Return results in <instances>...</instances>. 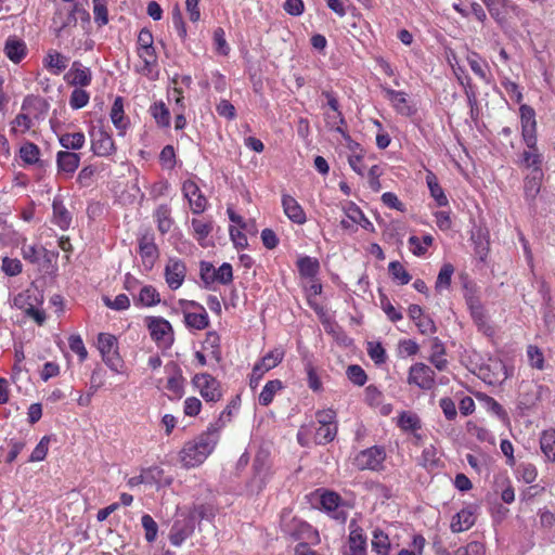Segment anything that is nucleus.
<instances>
[{
    "label": "nucleus",
    "instance_id": "nucleus-11",
    "mask_svg": "<svg viewBox=\"0 0 555 555\" xmlns=\"http://www.w3.org/2000/svg\"><path fill=\"white\" fill-rule=\"evenodd\" d=\"M269 452L260 450L253 462L254 477L250 481L253 488L260 492L267 483L270 475Z\"/></svg>",
    "mask_w": 555,
    "mask_h": 555
},
{
    "label": "nucleus",
    "instance_id": "nucleus-44",
    "mask_svg": "<svg viewBox=\"0 0 555 555\" xmlns=\"http://www.w3.org/2000/svg\"><path fill=\"white\" fill-rule=\"evenodd\" d=\"M543 162L542 154L538 152V146L535 145V150L528 149L527 151H524L521 154V160L520 163L526 168H532V169H542L541 165Z\"/></svg>",
    "mask_w": 555,
    "mask_h": 555
},
{
    "label": "nucleus",
    "instance_id": "nucleus-49",
    "mask_svg": "<svg viewBox=\"0 0 555 555\" xmlns=\"http://www.w3.org/2000/svg\"><path fill=\"white\" fill-rule=\"evenodd\" d=\"M366 351L377 365L385 363L387 360L386 350L379 341H369Z\"/></svg>",
    "mask_w": 555,
    "mask_h": 555
},
{
    "label": "nucleus",
    "instance_id": "nucleus-33",
    "mask_svg": "<svg viewBox=\"0 0 555 555\" xmlns=\"http://www.w3.org/2000/svg\"><path fill=\"white\" fill-rule=\"evenodd\" d=\"M111 119L113 125L120 130V134L127 128L128 121L124 113V100L121 96H117L113 103L111 109Z\"/></svg>",
    "mask_w": 555,
    "mask_h": 555
},
{
    "label": "nucleus",
    "instance_id": "nucleus-39",
    "mask_svg": "<svg viewBox=\"0 0 555 555\" xmlns=\"http://www.w3.org/2000/svg\"><path fill=\"white\" fill-rule=\"evenodd\" d=\"M487 7L491 17L499 24L503 25L506 22L504 8L506 7L507 0H482Z\"/></svg>",
    "mask_w": 555,
    "mask_h": 555
},
{
    "label": "nucleus",
    "instance_id": "nucleus-26",
    "mask_svg": "<svg viewBox=\"0 0 555 555\" xmlns=\"http://www.w3.org/2000/svg\"><path fill=\"white\" fill-rule=\"evenodd\" d=\"M191 307L199 308L203 312L201 313H193V312H186L184 313V322L186 326L195 328V330H205L209 326V319L208 314L206 313L203 306L195 301L190 302Z\"/></svg>",
    "mask_w": 555,
    "mask_h": 555
},
{
    "label": "nucleus",
    "instance_id": "nucleus-28",
    "mask_svg": "<svg viewBox=\"0 0 555 555\" xmlns=\"http://www.w3.org/2000/svg\"><path fill=\"white\" fill-rule=\"evenodd\" d=\"M20 156L24 163L28 165H37L40 169H44L47 164L39 158L40 150L33 142H26L20 149Z\"/></svg>",
    "mask_w": 555,
    "mask_h": 555
},
{
    "label": "nucleus",
    "instance_id": "nucleus-27",
    "mask_svg": "<svg viewBox=\"0 0 555 555\" xmlns=\"http://www.w3.org/2000/svg\"><path fill=\"white\" fill-rule=\"evenodd\" d=\"M44 67L54 75H60L68 65V57L51 50L43 60Z\"/></svg>",
    "mask_w": 555,
    "mask_h": 555
},
{
    "label": "nucleus",
    "instance_id": "nucleus-62",
    "mask_svg": "<svg viewBox=\"0 0 555 555\" xmlns=\"http://www.w3.org/2000/svg\"><path fill=\"white\" fill-rule=\"evenodd\" d=\"M105 374H106L105 370L100 364H98L94 367V370L92 371L91 377H90L91 393L96 392L98 389L104 385Z\"/></svg>",
    "mask_w": 555,
    "mask_h": 555
},
{
    "label": "nucleus",
    "instance_id": "nucleus-54",
    "mask_svg": "<svg viewBox=\"0 0 555 555\" xmlns=\"http://www.w3.org/2000/svg\"><path fill=\"white\" fill-rule=\"evenodd\" d=\"M348 217L356 223H359L363 229L369 231H374L373 223L364 216L362 210L356 206L352 205L349 209Z\"/></svg>",
    "mask_w": 555,
    "mask_h": 555
},
{
    "label": "nucleus",
    "instance_id": "nucleus-43",
    "mask_svg": "<svg viewBox=\"0 0 555 555\" xmlns=\"http://www.w3.org/2000/svg\"><path fill=\"white\" fill-rule=\"evenodd\" d=\"M388 271L392 280L398 282L400 285L408 284L412 279L411 274L399 261H391L388 266Z\"/></svg>",
    "mask_w": 555,
    "mask_h": 555
},
{
    "label": "nucleus",
    "instance_id": "nucleus-29",
    "mask_svg": "<svg viewBox=\"0 0 555 555\" xmlns=\"http://www.w3.org/2000/svg\"><path fill=\"white\" fill-rule=\"evenodd\" d=\"M52 209L53 222L62 230L68 229L72 222V215L64 206L63 201L61 198L54 197L52 203Z\"/></svg>",
    "mask_w": 555,
    "mask_h": 555
},
{
    "label": "nucleus",
    "instance_id": "nucleus-56",
    "mask_svg": "<svg viewBox=\"0 0 555 555\" xmlns=\"http://www.w3.org/2000/svg\"><path fill=\"white\" fill-rule=\"evenodd\" d=\"M68 345L70 350L79 357L80 362H83L87 359L88 351L80 335H70L68 338Z\"/></svg>",
    "mask_w": 555,
    "mask_h": 555
},
{
    "label": "nucleus",
    "instance_id": "nucleus-23",
    "mask_svg": "<svg viewBox=\"0 0 555 555\" xmlns=\"http://www.w3.org/2000/svg\"><path fill=\"white\" fill-rule=\"evenodd\" d=\"M476 517L470 508H463L456 513L451 520V531L454 533L468 530L475 525Z\"/></svg>",
    "mask_w": 555,
    "mask_h": 555
},
{
    "label": "nucleus",
    "instance_id": "nucleus-7",
    "mask_svg": "<svg viewBox=\"0 0 555 555\" xmlns=\"http://www.w3.org/2000/svg\"><path fill=\"white\" fill-rule=\"evenodd\" d=\"M192 383L206 402H217L221 399L220 383L212 375L208 373L195 374Z\"/></svg>",
    "mask_w": 555,
    "mask_h": 555
},
{
    "label": "nucleus",
    "instance_id": "nucleus-58",
    "mask_svg": "<svg viewBox=\"0 0 555 555\" xmlns=\"http://www.w3.org/2000/svg\"><path fill=\"white\" fill-rule=\"evenodd\" d=\"M467 62L469 64L470 69L476 74L479 78L485 81H488L486 64H483L477 53H472L467 57Z\"/></svg>",
    "mask_w": 555,
    "mask_h": 555
},
{
    "label": "nucleus",
    "instance_id": "nucleus-16",
    "mask_svg": "<svg viewBox=\"0 0 555 555\" xmlns=\"http://www.w3.org/2000/svg\"><path fill=\"white\" fill-rule=\"evenodd\" d=\"M139 254L142 258L143 264L147 269H152L159 256V250L154 242V235L152 233L146 232L140 236Z\"/></svg>",
    "mask_w": 555,
    "mask_h": 555
},
{
    "label": "nucleus",
    "instance_id": "nucleus-32",
    "mask_svg": "<svg viewBox=\"0 0 555 555\" xmlns=\"http://www.w3.org/2000/svg\"><path fill=\"white\" fill-rule=\"evenodd\" d=\"M138 55L144 64L141 73L145 76H152L153 68L157 64V54L154 46L147 48H138Z\"/></svg>",
    "mask_w": 555,
    "mask_h": 555
},
{
    "label": "nucleus",
    "instance_id": "nucleus-5",
    "mask_svg": "<svg viewBox=\"0 0 555 555\" xmlns=\"http://www.w3.org/2000/svg\"><path fill=\"white\" fill-rule=\"evenodd\" d=\"M146 326L158 347L170 348L175 341L171 324L160 317H147Z\"/></svg>",
    "mask_w": 555,
    "mask_h": 555
},
{
    "label": "nucleus",
    "instance_id": "nucleus-45",
    "mask_svg": "<svg viewBox=\"0 0 555 555\" xmlns=\"http://www.w3.org/2000/svg\"><path fill=\"white\" fill-rule=\"evenodd\" d=\"M541 450L550 461H555V430L544 431L540 439Z\"/></svg>",
    "mask_w": 555,
    "mask_h": 555
},
{
    "label": "nucleus",
    "instance_id": "nucleus-2",
    "mask_svg": "<svg viewBox=\"0 0 555 555\" xmlns=\"http://www.w3.org/2000/svg\"><path fill=\"white\" fill-rule=\"evenodd\" d=\"M282 532L295 541L308 540L319 541V533L307 521L291 515V512L284 509L281 514Z\"/></svg>",
    "mask_w": 555,
    "mask_h": 555
},
{
    "label": "nucleus",
    "instance_id": "nucleus-51",
    "mask_svg": "<svg viewBox=\"0 0 555 555\" xmlns=\"http://www.w3.org/2000/svg\"><path fill=\"white\" fill-rule=\"evenodd\" d=\"M421 465L427 469H434L439 466V457L437 456V450L434 446H428L423 450Z\"/></svg>",
    "mask_w": 555,
    "mask_h": 555
},
{
    "label": "nucleus",
    "instance_id": "nucleus-64",
    "mask_svg": "<svg viewBox=\"0 0 555 555\" xmlns=\"http://www.w3.org/2000/svg\"><path fill=\"white\" fill-rule=\"evenodd\" d=\"M485 546L481 542L472 541L466 546L460 547L456 555H483Z\"/></svg>",
    "mask_w": 555,
    "mask_h": 555
},
{
    "label": "nucleus",
    "instance_id": "nucleus-15",
    "mask_svg": "<svg viewBox=\"0 0 555 555\" xmlns=\"http://www.w3.org/2000/svg\"><path fill=\"white\" fill-rule=\"evenodd\" d=\"M182 192L188 198L193 214L199 215L206 209L207 199L194 181L186 180L182 185Z\"/></svg>",
    "mask_w": 555,
    "mask_h": 555
},
{
    "label": "nucleus",
    "instance_id": "nucleus-47",
    "mask_svg": "<svg viewBox=\"0 0 555 555\" xmlns=\"http://www.w3.org/2000/svg\"><path fill=\"white\" fill-rule=\"evenodd\" d=\"M454 273V267L451 263H444L437 276L436 289L441 291L449 288L451 285V279Z\"/></svg>",
    "mask_w": 555,
    "mask_h": 555
},
{
    "label": "nucleus",
    "instance_id": "nucleus-30",
    "mask_svg": "<svg viewBox=\"0 0 555 555\" xmlns=\"http://www.w3.org/2000/svg\"><path fill=\"white\" fill-rule=\"evenodd\" d=\"M315 425H317L315 423H311L309 425V428L311 431H312V429H314L313 439L317 444L324 446V444L332 442L335 439V437L337 435V425H330V426L319 425L318 427Z\"/></svg>",
    "mask_w": 555,
    "mask_h": 555
},
{
    "label": "nucleus",
    "instance_id": "nucleus-37",
    "mask_svg": "<svg viewBox=\"0 0 555 555\" xmlns=\"http://www.w3.org/2000/svg\"><path fill=\"white\" fill-rule=\"evenodd\" d=\"M282 388L283 384L280 379H272L267 382L259 395V404L262 406H268L273 401L275 393Z\"/></svg>",
    "mask_w": 555,
    "mask_h": 555
},
{
    "label": "nucleus",
    "instance_id": "nucleus-14",
    "mask_svg": "<svg viewBox=\"0 0 555 555\" xmlns=\"http://www.w3.org/2000/svg\"><path fill=\"white\" fill-rule=\"evenodd\" d=\"M186 267L180 259L170 258L165 267V280L169 288L178 289L185 279Z\"/></svg>",
    "mask_w": 555,
    "mask_h": 555
},
{
    "label": "nucleus",
    "instance_id": "nucleus-9",
    "mask_svg": "<svg viewBox=\"0 0 555 555\" xmlns=\"http://www.w3.org/2000/svg\"><path fill=\"white\" fill-rule=\"evenodd\" d=\"M385 459L384 448L374 446L359 452L354 459V464L360 470H377L383 465Z\"/></svg>",
    "mask_w": 555,
    "mask_h": 555
},
{
    "label": "nucleus",
    "instance_id": "nucleus-10",
    "mask_svg": "<svg viewBox=\"0 0 555 555\" xmlns=\"http://www.w3.org/2000/svg\"><path fill=\"white\" fill-rule=\"evenodd\" d=\"M435 372L430 366L418 362L409 370L408 383L423 390H430L435 386Z\"/></svg>",
    "mask_w": 555,
    "mask_h": 555
},
{
    "label": "nucleus",
    "instance_id": "nucleus-34",
    "mask_svg": "<svg viewBox=\"0 0 555 555\" xmlns=\"http://www.w3.org/2000/svg\"><path fill=\"white\" fill-rule=\"evenodd\" d=\"M171 365L175 374L168 378L166 388L178 398H181L184 393V377L182 376V371L177 363L171 362Z\"/></svg>",
    "mask_w": 555,
    "mask_h": 555
},
{
    "label": "nucleus",
    "instance_id": "nucleus-35",
    "mask_svg": "<svg viewBox=\"0 0 555 555\" xmlns=\"http://www.w3.org/2000/svg\"><path fill=\"white\" fill-rule=\"evenodd\" d=\"M160 302L159 293L152 285H145L141 288L139 296L134 298L135 305L152 307Z\"/></svg>",
    "mask_w": 555,
    "mask_h": 555
},
{
    "label": "nucleus",
    "instance_id": "nucleus-22",
    "mask_svg": "<svg viewBox=\"0 0 555 555\" xmlns=\"http://www.w3.org/2000/svg\"><path fill=\"white\" fill-rule=\"evenodd\" d=\"M282 206L285 215L294 223L304 224L307 220L306 214L299 203L291 195L284 194L282 196Z\"/></svg>",
    "mask_w": 555,
    "mask_h": 555
},
{
    "label": "nucleus",
    "instance_id": "nucleus-55",
    "mask_svg": "<svg viewBox=\"0 0 555 555\" xmlns=\"http://www.w3.org/2000/svg\"><path fill=\"white\" fill-rule=\"evenodd\" d=\"M347 376L349 380L357 386H363L367 379L365 371L358 364H351L348 366Z\"/></svg>",
    "mask_w": 555,
    "mask_h": 555
},
{
    "label": "nucleus",
    "instance_id": "nucleus-19",
    "mask_svg": "<svg viewBox=\"0 0 555 555\" xmlns=\"http://www.w3.org/2000/svg\"><path fill=\"white\" fill-rule=\"evenodd\" d=\"M540 386L532 382H522L519 386L518 408L529 410L540 399Z\"/></svg>",
    "mask_w": 555,
    "mask_h": 555
},
{
    "label": "nucleus",
    "instance_id": "nucleus-60",
    "mask_svg": "<svg viewBox=\"0 0 555 555\" xmlns=\"http://www.w3.org/2000/svg\"><path fill=\"white\" fill-rule=\"evenodd\" d=\"M517 474L526 483H532L538 476L537 468L531 463H521L517 467Z\"/></svg>",
    "mask_w": 555,
    "mask_h": 555
},
{
    "label": "nucleus",
    "instance_id": "nucleus-41",
    "mask_svg": "<svg viewBox=\"0 0 555 555\" xmlns=\"http://www.w3.org/2000/svg\"><path fill=\"white\" fill-rule=\"evenodd\" d=\"M59 142L64 149L76 151L85 145L86 138L82 132H68L60 135Z\"/></svg>",
    "mask_w": 555,
    "mask_h": 555
},
{
    "label": "nucleus",
    "instance_id": "nucleus-3",
    "mask_svg": "<svg viewBox=\"0 0 555 555\" xmlns=\"http://www.w3.org/2000/svg\"><path fill=\"white\" fill-rule=\"evenodd\" d=\"M98 349L103 362L114 373L120 374L124 369V360L119 354L118 341L116 336L108 333L98 335Z\"/></svg>",
    "mask_w": 555,
    "mask_h": 555
},
{
    "label": "nucleus",
    "instance_id": "nucleus-25",
    "mask_svg": "<svg viewBox=\"0 0 555 555\" xmlns=\"http://www.w3.org/2000/svg\"><path fill=\"white\" fill-rule=\"evenodd\" d=\"M153 218L157 223V229L162 234H166L173 225L171 208L167 204L159 205L153 212Z\"/></svg>",
    "mask_w": 555,
    "mask_h": 555
},
{
    "label": "nucleus",
    "instance_id": "nucleus-59",
    "mask_svg": "<svg viewBox=\"0 0 555 555\" xmlns=\"http://www.w3.org/2000/svg\"><path fill=\"white\" fill-rule=\"evenodd\" d=\"M103 301L106 307L116 311L126 310L130 306V300L125 294L117 295L114 300L109 299L107 296H104Z\"/></svg>",
    "mask_w": 555,
    "mask_h": 555
},
{
    "label": "nucleus",
    "instance_id": "nucleus-13",
    "mask_svg": "<svg viewBox=\"0 0 555 555\" xmlns=\"http://www.w3.org/2000/svg\"><path fill=\"white\" fill-rule=\"evenodd\" d=\"M91 137V150L96 156L107 157L116 152V146L112 135L99 128L98 130L93 129L90 132Z\"/></svg>",
    "mask_w": 555,
    "mask_h": 555
},
{
    "label": "nucleus",
    "instance_id": "nucleus-42",
    "mask_svg": "<svg viewBox=\"0 0 555 555\" xmlns=\"http://www.w3.org/2000/svg\"><path fill=\"white\" fill-rule=\"evenodd\" d=\"M284 353L283 351L275 349L268 352L262 359L256 364L264 372L270 371L278 366L283 360Z\"/></svg>",
    "mask_w": 555,
    "mask_h": 555
},
{
    "label": "nucleus",
    "instance_id": "nucleus-38",
    "mask_svg": "<svg viewBox=\"0 0 555 555\" xmlns=\"http://www.w3.org/2000/svg\"><path fill=\"white\" fill-rule=\"evenodd\" d=\"M398 426L403 431L414 433V431L421 429L422 423H421L420 417L415 413H412L410 411H403L400 413V415L398 417Z\"/></svg>",
    "mask_w": 555,
    "mask_h": 555
},
{
    "label": "nucleus",
    "instance_id": "nucleus-8",
    "mask_svg": "<svg viewBox=\"0 0 555 555\" xmlns=\"http://www.w3.org/2000/svg\"><path fill=\"white\" fill-rule=\"evenodd\" d=\"M521 135L525 144L530 150H535L537 143V120L534 109L527 105L521 104L519 107Z\"/></svg>",
    "mask_w": 555,
    "mask_h": 555
},
{
    "label": "nucleus",
    "instance_id": "nucleus-63",
    "mask_svg": "<svg viewBox=\"0 0 555 555\" xmlns=\"http://www.w3.org/2000/svg\"><path fill=\"white\" fill-rule=\"evenodd\" d=\"M527 356L532 367L538 370H542L544 367V356L540 348L530 345L527 349Z\"/></svg>",
    "mask_w": 555,
    "mask_h": 555
},
{
    "label": "nucleus",
    "instance_id": "nucleus-21",
    "mask_svg": "<svg viewBox=\"0 0 555 555\" xmlns=\"http://www.w3.org/2000/svg\"><path fill=\"white\" fill-rule=\"evenodd\" d=\"M80 156L69 151H60L56 154V166L59 173L72 176L79 167Z\"/></svg>",
    "mask_w": 555,
    "mask_h": 555
},
{
    "label": "nucleus",
    "instance_id": "nucleus-61",
    "mask_svg": "<svg viewBox=\"0 0 555 555\" xmlns=\"http://www.w3.org/2000/svg\"><path fill=\"white\" fill-rule=\"evenodd\" d=\"M214 42L216 47V51L221 55H228L230 51V47L225 40V34L223 28L218 27L214 30Z\"/></svg>",
    "mask_w": 555,
    "mask_h": 555
},
{
    "label": "nucleus",
    "instance_id": "nucleus-57",
    "mask_svg": "<svg viewBox=\"0 0 555 555\" xmlns=\"http://www.w3.org/2000/svg\"><path fill=\"white\" fill-rule=\"evenodd\" d=\"M49 442L50 437L44 436L41 438L39 443L36 446V448L33 450L29 462H40L43 461L47 456L48 450H49Z\"/></svg>",
    "mask_w": 555,
    "mask_h": 555
},
{
    "label": "nucleus",
    "instance_id": "nucleus-31",
    "mask_svg": "<svg viewBox=\"0 0 555 555\" xmlns=\"http://www.w3.org/2000/svg\"><path fill=\"white\" fill-rule=\"evenodd\" d=\"M296 264L301 278L313 279L320 271L319 260L310 256L300 257Z\"/></svg>",
    "mask_w": 555,
    "mask_h": 555
},
{
    "label": "nucleus",
    "instance_id": "nucleus-4",
    "mask_svg": "<svg viewBox=\"0 0 555 555\" xmlns=\"http://www.w3.org/2000/svg\"><path fill=\"white\" fill-rule=\"evenodd\" d=\"M78 17L81 20H89V13L75 3L72 8L59 9L53 18L51 27L55 31L56 36H62V33L69 27L77 25Z\"/></svg>",
    "mask_w": 555,
    "mask_h": 555
},
{
    "label": "nucleus",
    "instance_id": "nucleus-20",
    "mask_svg": "<svg viewBox=\"0 0 555 555\" xmlns=\"http://www.w3.org/2000/svg\"><path fill=\"white\" fill-rule=\"evenodd\" d=\"M543 176L542 169H532L531 172L525 177L524 195L529 204L533 203L540 193Z\"/></svg>",
    "mask_w": 555,
    "mask_h": 555
},
{
    "label": "nucleus",
    "instance_id": "nucleus-17",
    "mask_svg": "<svg viewBox=\"0 0 555 555\" xmlns=\"http://www.w3.org/2000/svg\"><path fill=\"white\" fill-rule=\"evenodd\" d=\"M65 81L76 88H85L91 83L92 73L89 67H85L79 61H74L70 69L64 75Z\"/></svg>",
    "mask_w": 555,
    "mask_h": 555
},
{
    "label": "nucleus",
    "instance_id": "nucleus-36",
    "mask_svg": "<svg viewBox=\"0 0 555 555\" xmlns=\"http://www.w3.org/2000/svg\"><path fill=\"white\" fill-rule=\"evenodd\" d=\"M426 182L428 185V189L430 191V195L435 198L438 206H447L448 205V198L442 190V188L439 185L438 179L435 176L434 172L428 171L426 176Z\"/></svg>",
    "mask_w": 555,
    "mask_h": 555
},
{
    "label": "nucleus",
    "instance_id": "nucleus-50",
    "mask_svg": "<svg viewBox=\"0 0 555 555\" xmlns=\"http://www.w3.org/2000/svg\"><path fill=\"white\" fill-rule=\"evenodd\" d=\"M93 15L94 22L99 26H104L108 23L107 0H93Z\"/></svg>",
    "mask_w": 555,
    "mask_h": 555
},
{
    "label": "nucleus",
    "instance_id": "nucleus-24",
    "mask_svg": "<svg viewBox=\"0 0 555 555\" xmlns=\"http://www.w3.org/2000/svg\"><path fill=\"white\" fill-rule=\"evenodd\" d=\"M26 44L22 39L9 37L4 44V53L9 60L20 63L26 55Z\"/></svg>",
    "mask_w": 555,
    "mask_h": 555
},
{
    "label": "nucleus",
    "instance_id": "nucleus-48",
    "mask_svg": "<svg viewBox=\"0 0 555 555\" xmlns=\"http://www.w3.org/2000/svg\"><path fill=\"white\" fill-rule=\"evenodd\" d=\"M192 228L196 235V240L202 246H205L204 241L208 237L210 232L212 231V223L205 222L199 219H192Z\"/></svg>",
    "mask_w": 555,
    "mask_h": 555
},
{
    "label": "nucleus",
    "instance_id": "nucleus-1",
    "mask_svg": "<svg viewBox=\"0 0 555 555\" xmlns=\"http://www.w3.org/2000/svg\"><path fill=\"white\" fill-rule=\"evenodd\" d=\"M219 440V427L210 425L206 431L188 441L180 451V461L184 467L201 465L214 451Z\"/></svg>",
    "mask_w": 555,
    "mask_h": 555
},
{
    "label": "nucleus",
    "instance_id": "nucleus-18",
    "mask_svg": "<svg viewBox=\"0 0 555 555\" xmlns=\"http://www.w3.org/2000/svg\"><path fill=\"white\" fill-rule=\"evenodd\" d=\"M341 498L339 494L333 491H326L321 495V506L327 513H331V516L340 521L345 522L347 519V513L344 509H339L341 504Z\"/></svg>",
    "mask_w": 555,
    "mask_h": 555
},
{
    "label": "nucleus",
    "instance_id": "nucleus-53",
    "mask_svg": "<svg viewBox=\"0 0 555 555\" xmlns=\"http://www.w3.org/2000/svg\"><path fill=\"white\" fill-rule=\"evenodd\" d=\"M142 527L145 531V540L147 542H154L157 537L158 526L153 517L149 514H145L141 518Z\"/></svg>",
    "mask_w": 555,
    "mask_h": 555
},
{
    "label": "nucleus",
    "instance_id": "nucleus-12",
    "mask_svg": "<svg viewBox=\"0 0 555 555\" xmlns=\"http://www.w3.org/2000/svg\"><path fill=\"white\" fill-rule=\"evenodd\" d=\"M367 537L357 519L349 521L348 547L344 555H366Z\"/></svg>",
    "mask_w": 555,
    "mask_h": 555
},
{
    "label": "nucleus",
    "instance_id": "nucleus-52",
    "mask_svg": "<svg viewBox=\"0 0 555 555\" xmlns=\"http://www.w3.org/2000/svg\"><path fill=\"white\" fill-rule=\"evenodd\" d=\"M89 99L90 95L86 90L82 88H75L69 98V105L74 109H80L88 104Z\"/></svg>",
    "mask_w": 555,
    "mask_h": 555
},
{
    "label": "nucleus",
    "instance_id": "nucleus-40",
    "mask_svg": "<svg viewBox=\"0 0 555 555\" xmlns=\"http://www.w3.org/2000/svg\"><path fill=\"white\" fill-rule=\"evenodd\" d=\"M372 550L376 552L377 555H389V537L380 529H375L373 531Z\"/></svg>",
    "mask_w": 555,
    "mask_h": 555
},
{
    "label": "nucleus",
    "instance_id": "nucleus-6",
    "mask_svg": "<svg viewBox=\"0 0 555 555\" xmlns=\"http://www.w3.org/2000/svg\"><path fill=\"white\" fill-rule=\"evenodd\" d=\"M199 269L201 280L204 282L205 287H208L215 282L228 285L233 281L232 266L228 262L222 263L218 269H216L212 263L202 261Z\"/></svg>",
    "mask_w": 555,
    "mask_h": 555
},
{
    "label": "nucleus",
    "instance_id": "nucleus-46",
    "mask_svg": "<svg viewBox=\"0 0 555 555\" xmlns=\"http://www.w3.org/2000/svg\"><path fill=\"white\" fill-rule=\"evenodd\" d=\"M150 111L158 126L168 127L170 125V113L163 102L155 103Z\"/></svg>",
    "mask_w": 555,
    "mask_h": 555
}]
</instances>
